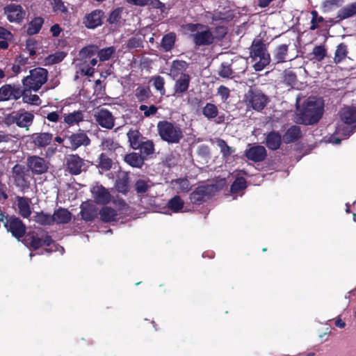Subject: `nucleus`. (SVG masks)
Instances as JSON below:
<instances>
[{"label":"nucleus","mask_w":356,"mask_h":356,"mask_svg":"<svg viewBox=\"0 0 356 356\" xmlns=\"http://www.w3.org/2000/svg\"><path fill=\"white\" fill-rule=\"evenodd\" d=\"M174 91L175 94H181L186 92L189 87L191 77L187 74H181L175 79Z\"/></svg>","instance_id":"412c9836"},{"label":"nucleus","mask_w":356,"mask_h":356,"mask_svg":"<svg viewBox=\"0 0 356 356\" xmlns=\"http://www.w3.org/2000/svg\"><path fill=\"white\" fill-rule=\"evenodd\" d=\"M244 101L248 107L259 111L266 106L268 97L260 91L250 90L245 95Z\"/></svg>","instance_id":"1a4fd4ad"},{"label":"nucleus","mask_w":356,"mask_h":356,"mask_svg":"<svg viewBox=\"0 0 356 356\" xmlns=\"http://www.w3.org/2000/svg\"><path fill=\"white\" fill-rule=\"evenodd\" d=\"M135 95L139 101H144L149 97V89L139 86L135 90Z\"/></svg>","instance_id":"864d4df0"},{"label":"nucleus","mask_w":356,"mask_h":356,"mask_svg":"<svg viewBox=\"0 0 356 356\" xmlns=\"http://www.w3.org/2000/svg\"><path fill=\"white\" fill-rule=\"evenodd\" d=\"M301 136L300 127L298 126H292L290 127L283 136L284 142L289 143L298 140Z\"/></svg>","instance_id":"7c9ffc66"},{"label":"nucleus","mask_w":356,"mask_h":356,"mask_svg":"<svg viewBox=\"0 0 356 356\" xmlns=\"http://www.w3.org/2000/svg\"><path fill=\"white\" fill-rule=\"evenodd\" d=\"M287 51H288V45H286V44L278 45L275 49V50L273 53V59L277 63L285 62L287 60Z\"/></svg>","instance_id":"cd10ccee"},{"label":"nucleus","mask_w":356,"mask_h":356,"mask_svg":"<svg viewBox=\"0 0 356 356\" xmlns=\"http://www.w3.org/2000/svg\"><path fill=\"white\" fill-rule=\"evenodd\" d=\"M250 56L254 62L253 67L256 71L262 70L270 62V56L267 51L266 46L261 40H253Z\"/></svg>","instance_id":"20e7f679"},{"label":"nucleus","mask_w":356,"mask_h":356,"mask_svg":"<svg viewBox=\"0 0 356 356\" xmlns=\"http://www.w3.org/2000/svg\"><path fill=\"white\" fill-rule=\"evenodd\" d=\"M348 54L347 45L344 43L339 44L336 49L334 60L336 63H339L343 60Z\"/></svg>","instance_id":"e433bc0d"},{"label":"nucleus","mask_w":356,"mask_h":356,"mask_svg":"<svg viewBox=\"0 0 356 356\" xmlns=\"http://www.w3.org/2000/svg\"><path fill=\"white\" fill-rule=\"evenodd\" d=\"M27 166L34 175H42L48 170V163L43 159L37 156H31L27 159Z\"/></svg>","instance_id":"9b49d317"},{"label":"nucleus","mask_w":356,"mask_h":356,"mask_svg":"<svg viewBox=\"0 0 356 356\" xmlns=\"http://www.w3.org/2000/svg\"><path fill=\"white\" fill-rule=\"evenodd\" d=\"M154 86L155 88L160 91L161 94H164V79L160 76H155L153 78Z\"/></svg>","instance_id":"4d7b16f0"},{"label":"nucleus","mask_w":356,"mask_h":356,"mask_svg":"<svg viewBox=\"0 0 356 356\" xmlns=\"http://www.w3.org/2000/svg\"><path fill=\"white\" fill-rule=\"evenodd\" d=\"M36 42L33 40H28L26 44V49L29 52V56H33L35 54Z\"/></svg>","instance_id":"69168bd1"},{"label":"nucleus","mask_w":356,"mask_h":356,"mask_svg":"<svg viewBox=\"0 0 356 356\" xmlns=\"http://www.w3.org/2000/svg\"><path fill=\"white\" fill-rule=\"evenodd\" d=\"M104 13L101 10H95L87 14L83 18V23L88 29H95L102 24Z\"/></svg>","instance_id":"4468645a"},{"label":"nucleus","mask_w":356,"mask_h":356,"mask_svg":"<svg viewBox=\"0 0 356 356\" xmlns=\"http://www.w3.org/2000/svg\"><path fill=\"white\" fill-rule=\"evenodd\" d=\"M21 96V90L15 86L6 84L0 88V102L17 99Z\"/></svg>","instance_id":"dca6fc26"},{"label":"nucleus","mask_w":356,"mask_h":356,"mask_svg":"<svg viewBox=\"0 0 356 356\" xmlns=\"http://www.w3.org/2000/svg\"><path fill=\"white\" fill-rule=\"evenodd\" d=\"M326 50L323 46H316L313 49L312 59L320 61L325 56Z\"/></svg>","instance_id":"09e8293b"},{"label":"nucleus","mask_w":356,"mask_h":356,"mask_svg":"<svg viewBox=\"0 0 356 356\" xmlns=\"http://www.w3.org/2000/svg\"><path fill=\"white\" fill-rule=\"evenodd\" d=\"M140 149L141 153L149 155L154 152V144L150 140H147L143 143H140V146L139 148Z\"/></svg>","instance_id":"603ef678"},{"label":"nucleus","mask_w":356,"mask_h":356,"mask_svg":"<svg viewBox=\"0 0 356 356\" xmlns=\"http://www.w3.org/2000/svg\"><path fill=\"white\" fill-rule=\"evenodd\" d=\"M95 202L99 204H105L110 202L111 194L109 191L101 185H96L91 189Z\"/></svg>","instance_id":"f3484780"},{"label":"nucleus","mask_w":356,"mask_h":356,"mask_svg":"<svg viewBox=\"0 0 356 356\" xmlns=\"http://www.w3.org/2000/svg\"><path fill=\"white\" fill-rule=\"evenodd\" d=\"M70 220L71 213L65 209H58L51 217L44 216L43 214L38 215L37 217V221L42 224H49L51 220L58 224H65L67 223Z\"/></svg>","instance_id":"9d476101"},{"label":"nucleus","mask_w":356,"mask_h":356,"mask_svg":"<svg viewBox=\"0 0 356 356\" xmlns=\"http://www.w3.org/2000/svg\"><path fill=\"white\" fill-rule=\"evenodd\" d=\"M99 161L98 164L99 168L102 170H108L112 166V161L111 159L107 157L105 154H102L99 156Z\"/></svg>","instance_id":"de8ad7c7"},{"label":"nucleus","mask_w":356,"mask_h":356,"mask_svg":"<svg viewBox=\"0 0 356 356\" xmlns=\"http://www.w3.org/2000/svg\"><path fill=\"white\" fill-rule=\"evenodd\" d=\"M157 129L161 139L168 143H177L183 136L180 127L168 121L159 122Z\"/></svg>","instance_id":"423d86ee"},{"label":"nucleus","mask_w":356,"mask_h":356,"mask_svg":"<svg viewBox=\"0 0 356 356\" xmlns=\"http://www.w3.org/2000/svg\"><path fill=\"white\" fill-rule=\"evenodd\" d=\"M13 38V35L9 31L0 26V39L10 41Z\"/></svg>","instance_id":"680f3d73"},{"label":"nucleus","mask_w":356,"mask_h":356,"mask_svg":"<svg viewBox=\"0 0 356 356\" xmlns=\"http://www.w3.org/2000/svg\"><path fill=\"white\" fill-rule=\"evenodd\" d=\"M5 226L7 230L17 238L22 237L26 232V228L22 222L17 218H10L7 220Z\"/></svg>","instance_id":"f8f14e48"},{"label":"nucleus","mask_w":356,"mask_h":356,"mask_svg":"<svg viewBox=\"0 0 356 356\" xmlns=\"http://www.w3.org/2000/svg\"><path fill=\"white\" fill-rule=\"evenodd\" d=\"M17 206L19 213L24 218H28L31 213L29 200L25 197L17 198Z\"/></svg>","instance_id":"bb28decb"},{"label":"nucleus","mask_w":356,"mask_h":356,"mask_svg":"<svg viewBox=\"0 0 356 356\" xmlns=\"http://www.w3.org/2000/svg\"><path fill=\"white\" fill-rule=\"evenodd\" d=\"M218 93L221 96L222 99L225 101L229 96V90L224 86H220L218 89Z\"/></svg>","instance_id":"338daca9"},{"label":"nucleus","mask_w":356,"mask_h":356,"mask_svg":"<svg viewBox=\"0 0 356 356\" xmlns=\"http://www.w3.org/2000/svg\"><path fill=\"white\" fill-rule=\"evenodd\" d=\"M43 19L42 17L34 18L28 26L27 33L29 35H34L39 32L42 24Z\"/></svg>","instance_id":"4c0bfd02"},{"label":"nucleus","mask_w":356,"mask_h":356,"mask_svg":"<svg viewBox=\"0 0 356 356\" xmlns=\"http://www.w3.org/2000/svg\"><path fill=\"white\" fill-rule=\"evenodd\" d=\"M267 147L273 150L278 149L281 144V136L275 131L269 133L266 138Z\"/></svg>","instance_id":"c85d7f7f"},{"label":"nucleus","mask_w":356,"mask_h":356,"mask_svg":"<svg viewBox=\"0 0 356 356\" xmlns=\"http://www.w3.org/2000/svg\"><path fill=\"white\" fill-rule=\"evenodd\" d=\"M172 188L177 193H186L191 188V186L186 179H178L171 182Z\"/></svg>","instance_id":"c756f323"},{"label":"nucleus","mask_w":356,"mask_h":356,"mask_svg":"<svg viewBox=\"0 0 356 356\" xmlns=\"http://www.w3.org/2000/svg\"><path fill=\"white\" fill-rule=\"evenodd\" d=\"M53 136L49 133H37L32 135L33 143L39 147H44L49 145L52 140Z\"/></svg>","instance_id":"5701e85b"},{"label":"nucleus","mask_w":356,"mask_h":356,"mask_svg":"<svg viewBox=\"0 0 356 356\" xmlns=\"http://www.w3.org/2000/svg\"><path fill=\"white\" fill-rule=\"evenodd\" d=\"M13 171L14 174L15 181L17 184V185L20 186H26L27 183L26 180L24 179L23 176L22 167L19 165H16L14 166Z\"/></svg>","instance_id":"ea45409f"},{"label":"nucleus","mask_w":356,"mask_h":356,"mask_svg":"<svg viewBox=\"0 0 356 356\" xmlns=\"http://www.w3.org/2000/svg\"><path fill=\"white\" fill-rule=\"evenodd\" d=\"M284 81L288 83L289 85H291L296 80V74L291 72V71H286L284 74Z\"/></svg>","instance_id":"e2e57ef3"},{"label":"nucleus","mask_w":356,"mask_h":356,"mask_svg":"<svg viewBox=\"0 0 356 356\" xmlns=\"http://www.w3.org/2000/svg\"><path fill=\"white\" fill-rule=\"evenodd\" d=\"M152 186L153 184L149 179H139L136 181L134 188L137 193L143 194L148 191Z\"/></svg>","instance_id":"c9c22d12"},{"label":"nucleus","mask_w":356,"mask_h":356,"mask_svg":"<svg viewBox=\"0 0 356 356\" xmlns=\"http://www.w3.org/2000/svg\"><path fill=\"white\" fill-rule=\"evenodd\" d=\"M26 241L34 249L52 245L54 249H46L47 251L49 252L58 250L59 248L56 244L53 243L51 237L43 231L38 232L35 235H27Z\"/></svg>","instance_id":"6e6552de"},{"label":"nucleus","mask_w":356,"mask_h":356,"mask_svg":"<svg viewBox=\"0 0 356 356\" xmlns=\"http://www.w3.org/2000/svg\"><path fill=\"white\" fill-rule=\"evenodd\" d=\"M202 114L207 119H213L218 115V109L215 104L207 103L202 108Z\"/></svg>","instance_id":"58836bf2"},{"label":"nucleus","mask_w":356,"mask_h":356,"mask_svg":"<svg viewBox=\"0 0 356 356\" xmlns=\"http://www.w3.org/2000/svg\"><path fill=\"white\" fill-rule=\"evenodd\" d=\"M175 35L174 33H168L162 38L161 46L165 51H170L175 44Z\"/></svg>","instance_id":"79ce46f5"},{"label":"nucleus","mask_w":356,"mask_h":356,"mask_svg":"<svg viewBox=\"0 0 356 356\" xmlns=\"http://www.w3.org/2000/svg\"><path fill=\"white\" fill-rule=\"evenodd\" d=\"M184 202L178 195H175L171 198L168 202V207L174 213H179L183 211Z\"/></svg>","instance_id":"f704fd0d"},{"label":"nucleus","mask_w":356,"mask_h":356,"mask_svg":"<svg viewBox=\"0 0 356 356\" xmlns=\"http://www.w3.org/2000/svg\"><path fill=\"white\" fill-rule=\"evenodd\" d=\"M187 67L188 63L186 61L178 60H174L172 63L169 75L173 79H175L181 74H184L183 72L185 71L187 69Z\"/></svg>","instance_id":"393cba45"},{"label":"nucleus","mask_w":356,"mask_h":356,"mask_svg":"<svg viewBox=\"0 0 356 356\" xmlns=\"http://www.w3.org/2000/svg\"><path fill=\"white\" fill-rule=\"evenodd\" d=\"M184 30L185 34L191 37L193 42L198 46L210 44L216 38L208 26L201 24H188Z\"/></svg>","instance_id":"7ed1b4c3"},{"label":"nucleus","mask_w":356,"mask_h":356,"mask_svg":"<svg viewBox=\"0 0 356 356\" xmlns=\"http://www.w3.org/2000/svg\"><path fill=\"white\" fill-rule=\"evenodd\" d=\"M81 217L86 221H90L97 216V210L92 204L84 202L81 204Z\"/></svg>","instance_id":"4be33fe9"},{"label":"nucleus","mask_w":356,"mask_h":356,"mask_svg":"<svg viewBox=\"0 0 356 356\" xmlns=\"http://www.w3.org/2000/svg\"><path fill=\"white\" fill-rule=\"evenodd\" d=\"M97 51L94 45L86 47L79 52L80 63L77 64L79 70L84 75L91 76L95 72L94 67L97 63L95 58H91Z\"/></svg>","instance_id":"39448f33"},{"label":"nucleus","mask_w":356,"mask_h":356,"mask_svg":"<svg viewBox=\"0 0 356 356\" xmlns=\"http://www.w3.org/2000/svg\"><path fill=\"white\" fill-rule=\"evenodd\" d=\"M99 215L102 221L111 222L117 219L118 213L115 209L109 207H104L99 211Z\"/></svg>","instance_id":"473e14b6"},{"label":"nucleus","mask_w":356,"mask_h":356,"mask_svg":"<svg viewBox=\"0 0 356 356\" xmlns=\"http://www.w3.org/2000/svg\"><path fill=\"white\" fill-rule=\"evenodd\" d=\"M67 139L70 142V147L74 150L81 145L86 146L90 144V139L83 131L72 134Z\"/></svg>","instance_id":"6ab92c4d"},{"label":"nucleus","mask_w":356,"mask_h":356,"mask_svg":"<svg viewBox=\"0 0 356 356\" xmlns=\"http://www.w3.org/2000/svg\"><path fill=\"white\" fill-rule=\"evenodd\" d=\"M120 17V11L119 10H115L110 14L108 21L110 24H114L118 22Z\"/></svg>","instance_id":"774afa93"},{"label":"nucleus","mask_w":356,"mask_h":356,"mask_svg":"<svg viewBox=\"0 0 356 356\" xmlns=\"http://www.w3.org/2000/svg\"><path fill=\"white\" fill-rule=\"evenodd\" d=\"M5 14L10 22H19L25 17V11L19 5L10 4L4 8Z\"/></svg>","instance_id":"2eb2a0df"},{"label":"nucleus","mask_w":356,"mask_h":356,"mask_svg":"<svg viewBox=\"0 0 356 356\" xmlns=\"http://www.w3.org/2000/svg\"><path fill=\"white\" fill-rule=\"evenodd\" d=\"M48 72L47 70L38 67L30 71L29 76L23 81V85L26 90L38 91L47 80Z\"/></svg>","instance_id":"0eeeda50"},{"label":"nucleus","mask_w":356,"mask_h":356,"mask_svg":"<svg viewBox=\"0 0 356 356\" xmlns=\"http://www.w3.org/2000/svg\"><path fill=\"white\" fill-rule=\"evenodd\" d=\"M65 57V54L63 52H56L54 54L50 55L47 58L49 63H57L62 61Z\"/></svg>","instance_id":"6e6d98bb"},{"label":"nucleus","mask_w":356,"mask_h":356,"mask_svg":"<svg viewBox=\"0 0 356 356\" xmlns=\"http://www.w3.org/2000/svg\"><path fill=\"white\" fill-rule=\"evenodd\" d=\"M356 14V2L348 4L338 12L337 17L340 19H345L353 17Z\"/></svg>","instance_id":"2f4dec72"},{"label":"nucleus","mask_w":356,"mask_h":356,"mask_svg":"<svg viewBox=\"0 0 356 356\" xmlns=\"http://www.w3.org/2000/svg\"><path fill=\"white\" fill-rule=\"evenodd\" d=\"M232 71L229 65L222 64L221 67L219 70V74L220 76L227 78L231 76Z\"/></svg>","instance_id":"bf43d9fd"},{"label":"nucleus","mask_w":356,"mask_h":356,"mask_svg":"<svg viewBox=\"0 0 356 356\" xmlns=\"http://www.w3.org/2000/svg\"><path fill=\"white\" fill-rule=\"evenodd\" d=\"M83 161L77 155H70L67 159V166L73 175H79L82 170Z\"/></svg>","instance_id":"aec40b11"},{"label":"nucleus","mask_w":356,"mask_h":356,"mask_svg":"<svg viewBox=\"0 0 356 356\" xmlns=\"http://www.w3.org/2000/svg\"><path fill=\"white\" fill-rule=\"evenodd\" d=\"M51 4L54 12L56 13H66L67 12V8L65 7L62 0H51Z\"/></svg>","instance_id":"3c124183"},{"label":"nucleus","mask_w":356,"mask_h":356,"mask_svg":"<svg viewBox=\"0 0 356 356\" xmlns=\"http://www.w3.org/2000/svg\"><path fill=\"white\" fill-rule=\"evenodd\" d=\"M246 188V181L244 178H237L231 186V192L232 194L238 193Z\"/></svg>","instance_id":"a18cd8bd"},{"label":"nucleus","mask_w":356,"mask_h":356,"mask_svg":"<svg viewBox=\"0 0 356 356\" xmlns=\"http://www.w3.org/2000/svg\"><path fill=\"white\" fill-rule=\"evenodd\" d=\"M29 91H31L30 90H26L24 88V92L22 94V100L24 103L33 104V105H39L41 103L40 99L38 95H33Z\"/></svg>","instance_id":"a19ab883"},{"label":"nucleus","mask_w":356,"mask_h":356,"mask_svg":"<svg viewBox=\"0 0 356 356\" xmlns=\"http://www.w3.org/2000/svg\"><path fill=\"white\" fill-rule=\"evenodd\" d=\"M245 156L251 161L259 162L265 159L266 156V151L263 146H252L245 151Z\"/></svg>","instance_id":"a211bd4d"},{"label":"nucleus","mask_w":356,"mask_h":356,"mask_svg":"<svg viewBox=\"0 0 356 356\" xmlns=\"http://www.w3.org/2000/svg\"><path fill=\"white\" fill-rule=\"evenodd\" d=\"M124 161L131 166L141 168L143 165V158L138 153H131L125 156Z\"/></svg>","instance_id":"72a5a7b5"},{"label":"nucleus","mask_w":356,"mask_h":356,"mask_svg":"<svg viewBox=\"0 0 356 356\" xmlns=\"http://www.w3.org/2000/svg\"><path fill=\"white\" fill-rule=\"evenodd\" d=\"M83 113L81 111H75L72 113L64 114L63 122L68 127L79 124V122L83 120Z\"/></svg>","instance_id":"b1692460"},{"label":"nucleus","mask_w":356,"mask_h":356,"mask_svg":"<svg viewBox=\"0 0 356 356\" xmlns=\"http://www.w3.org/2000/svg\"><path fill=\"white\" fill-rule=\"evenodd\" d=\"M115 49L113 47L104 48L98 51V57L101 61L108 60L115 53Z\"/></svg>","instance_id":"49530a36"},{"label":"nucleus","mask_w":356,"mask_h":356,"mask_svg":"<svg viewBox=\"0 0 356 356\" xmlns=\"http://www.w3.org/2000/svg\"><path fill=\"white\" fill-rule=\"evenodd\" d=\"M340 120L337 122L334 134L330 142L338 145L343 139L349 137L356 128V108L344 107L339 112Z\"/></svg>","instance_id":"f257e3e1"},{"label":"nucleus","mask_w":356,"mask_h":356,"mask_svg":"<svg viewBox=\"0 0 356 356\" xmlns=\"http://www.w3.org/2000/svg\"><path fill=\"white\" fill-rule=\"evenodd\" d=\"M139 109L144 112V115L145 117H149L152 115H154L157 111V107L154 105L150 106H147L146 105H140Z\"/></svg>","instance_id":"5fc2aeb1"},{"label":"nucleus","mask_w":356,"mask_h":356,"mask_svg":"<svg viewBox=\"0 0 356 356\" xmlns=\"http://www.w3.org/2000/svg\"><path fill=\"white\" fill-rule=\"evenodd\" d=\"M216 143L220 149V152L224 157L229 156L234 152V150L231 147L228 146L225 141L222 139H216Z\"/></svg>","instance_id":"c03bdc74"},{"label":"nucleus","mask_w":356,"mask_h":356,"mask_svg":"<svg viewBox=\"0 0 356 356\" xmlns=\"http://www.w3.org/2000/svg\"><path fill=\"white\" fill-rule=\"evenodd\" d=\"M343 3V0H326L323 3V11L330 12L339 7Z\"/></svg>","instance_id":"8fccbe9b"},{"label":"nucleus","mask_w":356,"mask_h":356,"mask_svg":"<svg viewBox=\"0 0 356 356\" xmlns=\"http://www.w3.org/2000/svg\"><path fill=\"white\" fill-rule=\"evenodd\" d=\"M97 122L102 127L111 129L114 126V118L106 109L97 110L94 114Z\"/></svg>","instance_id":"ddd939ff"},{"label":"nucleus","mask_w":356,"mask_h":356,"mask_svg":"<svg viewBox=\"0 0 356 356\" xmlns=\"http://www.w3.org/2000/svg\"><path fill=\"white\" fill-rule=\"evenodd\" d=\"M128 47L129 48H138L143 46V41L140 38H132L128 42Z\"/></svg>","instance_id":"052dcab7"},{"label":"nucleus","mask_w":356,"mask_h":356,"mask_svg":"<svg viewBox=\"0 0 356 356\" xmlns=\"http://www.w3.org/2000/svg\"><path fill=\"white\" fill-rule=\"evenodd\" d=\"M300 99L296 98L297 119L299 123L310 124L316 122L322 115L323 102L321 99L314 97H309L300 106Z\"/></svg>","instance_id":"f03ea898"},{"label":"nucleus","mask_w":356,"mask_h":356,"mask_svg":"<svg viewBox=\"0 0 356 356\" xmlns=\"http://www.w3.org/2000/svg\"><path fill=\"white\" fill-rule=\"evenodd\" d=\"M118 144L114 143L111 138L103 140L102 142V147L104 150L111 151L115 149L117 147Z\"/></svg>","instance_id":"13d9d810"},{"label":"nucleus","mask_w":356,"mask_h":356,"mask_svg":"<svg viewBox=\"0 0 356 356\" xmlns=\"http://www.w3.org/2000/svg\"><path fill=\"white\" fill-rule=\"evenodd\" d=\"M116 189L118 192L126 193L128 191L127 183L126 181H118L115 184Z\"/></svg>","instance_id":"0e129e2a"},{"label":"nucleus","mask_w":356,"mask_h":356,"mask_svg":"<svg viewBox=\"0 0 356 356\" xmlns=\"http://www.w3.org/2000/svg\"><path fill=\"white\" fill-rule=\"evenodd\" d=\"M129 141L133 149H138L140 146V134L137 131H129L127 134Z\"/></svg>","instance_id":"37998d69"},{"label":"nucleus","mask_w":356,"mask_h":356,"mask_svg":"<svg viewBox=\"0 0 356 356\" xmlns=\"http://www.w3.org/2000/svg\"><path fill=\"white\" fill-rule=\"evenodd\" d=\"M33 118L34 115L33 113L24 112L17 114L15 117V121L17 126L28 128L32 124Z\"/></svg>","instance_id":"a878e982"}]
</instances>
